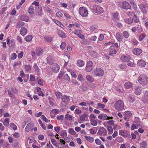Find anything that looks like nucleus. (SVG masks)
Segmentation results:
<instances>
[{"label": "nucleus", "mask_w": 148, "mask_h": 148, "mask_svg": "<svg viewBox=\"0 0 148 148\" xmlns=\"http://www.w3.org/2000/svg\"><path fill=\"white\" fill-rule=\"evenodd\" d=\"M124 104L123 101L121 100L117 101L114 104L115 109L118 111H122L124 108Z\"/></svg>", "instance_id": "f257e3e1"}, {"label": "nucleus", "mask_w": 148, "mask_h": 148, "mask_svg": "<svg viewBox=\"0 0 148 148\" xmlns=\"http://www.w3.org/2000/svg\"><path fill=\"white\" fill-rule=\"evenodd\" d=\"M139 83L143 85H145L148 83V78L145 75H140L138 78Z\"/></svg>", "instance_id": "f03ea898"}, {"label": "nucleus", "mask_w": 148, "mask_h": 148, "mask_svg": "<svg viewBox=\"0 0 148 148\" xmlns=\"http://www.w3.org/2000/svg\"><path fill=\"white\" fill-rule=\"evenodd\" d=\"M79 14L82 17H86L88 15L87 9L85 7H80L79 10Z\"/></svg>", "instance_id": "7ed1b4c3"}, {"label": "nucleus", "mask_w": 148, "mask_h": 148, "mask_svg": "<svg viewBox=\"0 0 148 148\" xmlns=\"http://www.w3.org/2000/svg\"><path fill=\"white\" fill-rule=\"evenodd\" d=\"M93 73L96 76L100 77L103 75L104 72L101 68H97L94 70Z\"/></svg>", "instance_id": "20e7f679"}, {"label": "nucleus", "mask_w": 148, "mask_h": 148, "mask_svg": "<svg viewBox=\"0 0 148 148\" xmlns=\"http://www.w3.org/2000/svg\"><path fill=\"white\" fill-rule=\"evenodd\" d=\"M138 6L143 14H147V10L148 9V5L147 4H140L138 5Z\"/></svg>", "instance_id": "39448f33"}, {"label": "nucleus", "mask_w": 148, "mask_h": 148, "mask_svg": "<svg viewBox=\"0 0 148 148\" xmlns=\"http://www.w3.org/2000/svg\"><path fill=\"white\" fill-rule=\"evenodd\" d=\"M93 11L97 13H101L103 12V8L98 5H95L93 7Z\"/></svg>", "instance_id": "423d86ee"}, {"label": "nucleus", "mask_w": 148, "mask_h": 148, "mask_svg": "<svg viewBox=\"0 0 148 148\" xmlns=\"http://www.w3.org/2000/svg\"><path fill=\"white\" fill-rule=\"evenodd\" d=\"M93 63L91 61H89L87 62L86 67L85 68L86 71L88 72L91 71L92 69Z\"/></svg>", "instance_id": "0eeeda50"}, {"label": "nucleus", "mask_w": 148, "mask_h": 148, "mask_svg": "<svg viewBox=\"0 0 148 148\" xmlns=\"http://www.w3.org/2000/svg\"><path fill=\"white\" fill-rule=\"evenodd\" d=\"M133 90L134 91V93L136 95H140L142 92V89L141 87L139 86H137L134 87Z\"/></svg>", "instance_id": "6e6552de"}, {"label": "nucleus", "mask_w": 148, "mask_h": 148, "mask_svg": "<svg viewBox=\"0 0 148 148\" xmlns=\"http://www.w3.org/2000/svg\"><path fill=\"white\" fill-rule=\"evenodd\" d=\"M98 118L100 119H103L104 120L112 119H113L112 116H108L107 115L104 114H99Z\"/></svg>", "instance_id": "1a4fd4ad"}, {"label": "nucleus", "mask_w": 148, "mask_h": 148, "mask_svg": "<svg viewBox=\"0 0 148 148\" xmlns=\"http://www.w3.org/2000/svg\"><path fill=\"white\" fill-rule=\"evenodd\" d=\"M121 8L125 10H128V9H130L131 6L129 3L126 1H123L122 4Z\"/></svg>", "instance_id": "9d476101"}, {"label": "nucleus", "mask_w": 148, "mask_h": 148, "mask_svg": "<svg viewBox=\"0 0 148 148\" xmlns=\"http://www.w3.org/2000/svg\"><path fill=\"white\" fill-rule=\"evenodd\" d=\"M119 134L125 138L130 136V134L127 132L126 130H120L119 131Z\"/></svg>", "instance_id": "9b49d317"}, {"label": "nucleus", "mask_w": 148, "mask_h": 148, "mask_svg": "<svg viewBox=\"0 0 148 148\" xmlns=\"http://www.w3.org/2000/svg\"><path fill=\"white\" fill-rule=\"evenodd\" d=\"M52 71L54 73L58 72L60 69L59 66L56 63H54L52 66Z\"/></svg>", "instance_id": "f8f14e48"}, {"label": "nucleus", "mask_w": 148, "mask_h": 148, "mask_svg": "<svg viewBox=\"0 0 148 148\" xmlns=\"http://www.w3.org/2000/svg\"><path fill=\"white\" fill-rule=\"evenodd\" d=\"M127 100L130 102L132 103L135 100L134 96L131 94H129L127 95Z\"/></svg>", "instance_id": "ddd939ff"}, {"label": "nucleus", "mask_w": 148, "mask_h": 148, "mask_svg": "<svg viewBox=\"0 0 148 148\" xmlns=\"http://www.w3.org/2000/svg\"><path fill=\"white\" fill-rule=\"evenodd\" d=\"M121 60L123 62H127L130 59V56L128 55L121 56Z\"/></svg>", "instance_id": "4468645a"}, {"label": "nucleus", "mask_w": 148, "mask_h": 148, "mask_svg": "<svg viewBox=\"0 0 148 148\" xmlns=\"http://www.w3.org/2000/svg\"><path fill=\"white\" fill-rule=\"evenodd\" d=\"M132 51L134 54L139 55L142 53V51L140 48H135L133 49Z\"/></svg>", "instance_id": "2eb2a0df"}, {"label": "nucleus", "mask_w": 148, "mask_h": 148, "mask_svg": "<svg viewBox=\"0 0 148 148\" xmlns=\"http://www.w3.org/2000/svg\"><path fill=\"white\" fill-rule=\"evenodd\" d=\"M44 39L46 42H51L53 40V37L50 36H45L44 37Z\"/></svg>", "instance_id": "dca6fc26"}, {"label": "nucleus", "mask_w": 148, "mask_h": 148, "mask_svg": "<svg viewBox=\"0 0 148 148\" xmlns=\"http://www.w3.org/2000/svg\"><path fill=\"white\" fill-rule=\"evenodd\" d=\"M137 64L140 66L144 67L145 66L146 62L144 60L140 59L138 60Z\"/></svg>", "instance_id": "f3484780"}, {"label": "nucleus", "mask_w": 148, "mask_h": 148, "mask_svg": "<svg viewBox=\"0 0 148 148\" xmlns=\"http://www.w3.org/2000/svg\"><path fill=\"white\" fill-rule=\"evenodd\" d=\"M115 37L118 41L121 42L122 41L123 38L120 32H117L116 34Z\"/></svg>", "instance_id": "a211bd4d"}, {"label": "nucleus", "mask_w": 148, "mask_h": 148, "mask_svg": "<svg viewBox=\"0 0 148 148\" xmlns=\"http://www.w3.org/2000/svg\"><path fill=\"white\" fill-rule=\"evenodd\" d=\"M69 97V96H67L66 95H63L61 97L62 101L64 102L67 103L70 100Z\"/></svg>", "instance_id": "6ab92c4d"}, {"label": "nucleus", "mask_w": 148, "mask_h": 148, "mask_svg": "<svg viewBox=\"0 0 148 148\" xmlns=\"http://www.w3.org/2000/svg\"><path fill=\"white\" fill-rule=\"evenodd\" d=\"M98 133L100 135H102L106 133V130L104 127H101L99 130Z\"/></svg>", "instance_id": "aec40b11"}, {"label": "nucleus", "mask_w": 148, "mask_h": 148, "mask_svg": "<svg viewBox=\"0 0 148 148\" xmlns=\"http://www.w3.org/2000/svg\"><path fill=\"white\" fill-rule=\"evenodd\" d=\"M34 8L32 6H31L28 8V12L31 15V16L33 17V14L34 13Z\"/></svg>", "instance_id": "412c9836"}, {"label": "nucleus", "mask_w": 148, "mask_h": 148, "mask_svg": "<svg viewBox=\"0 0 148 148\" xmlns=\"http://www.w3.org/2000/svg\"><path fill=\"white\" fill-rule=\"evenodd\" d=\"M20 19L21 20L28 22L29 20V17L25 15H23L21 16Z\"/></svg>", "instance_id": "4be33fe9"}, {"label": "nucleus", "mask_w": 148, "mask_h": 148, "mask_svg": "<svg viewBox=\"0 0 148 148\" xmlns=\"http://www.w3.org/2000/svg\"><path fill=\"white\" fill-rule=\"evenodd\" d=\"M36 11L37 13V14L39 16H41L42 14V7H38V8H36Z\"/></svg>", "instance_id": "5701e85b"}, {"label": "nucleus", "mask_w": 148, "mask_h": 148, "mask_svg": "<svg viewBox=\"0 0 148 148\" xmlns=\"http://www.w3.org/2000/svg\"><path fill=\"white\" fill-rule=\"evenodd\" d=\"M123 115L128 117H130L132 116V113L130 111H126L124 112Z\"/></svg>", "instance_id": "b1692460"}, {"label": "nucleus", "mask_w": 148, "mask_h": 148, "mask_svg": "<svg viewBox=\"0 0 148 148\" xmlns=\"http://www.w3.org/2000/svg\"><path fill=\"white\" fill-rule=\"evenodd\" d=\"M20 33L22 36L25 35L27 32L26 29L25 27H22L20 30Z\"/></svg>", "instance_id": "393cba45"}, {"label": "nucleus", "mask_w": 148, "mask_h": 148, "mask_svg": "<svg viewBox=\"0 0 148 148\" xmlns=\"http://www.w3.org/2000/svg\"><path fill=\"white\" fill-rule=\"evenodd\" d=\"M58 34L59 36L61 38H65L66 37V35L62 31H59Z\"/></svg>", "instance_id": "a878e982"}, {"label": "nucleus", "mask_w": 148, "mask_h": 148, "mask_svg": "<svg viewBox=\"0 0 148 148\" xmlns=\"http://www.w3.org/2000/svg\"><path fill=\"white\" fill-rule=\"evenodd\" d=\"M133 84L130 82H126L124 84L125 87L127 89L131 88L133 86Z\"/></svg>", "instance_id": "bb28decb"}, {"label": "nucleus", "mask_w": 148, "mask_h": 148, "mask_svg": "<svg viewBox=\"0 0 148 148\" xmlns=\"http://www.w3.org/2000/svg\"><path fill=\"white\" fill-rule=\"evenodd\" d=\"M43 51L42 49L39 48L37 49L36 51V54L38 56H40L43 53Z\"/></svg>", "instance_id": "cd10ccee"}, {"label": "nucleus", "mask_w": 148, "mask_h": 148, "mask_svg": "<svg viewBox=\"0 0 148 148\" xmlns=\"http://www.w3.org/2000/svg\"><path fill=\"white\" fill-rule=\"evenodd\" d=\"M77 64L78 66L82 67L84 65V62L83 60H79L77 61Z\"/></svg>", "instance_id": "c85d7f7f"}, {"label": "nucleus", "mask_w": 148, "mask_h": 148, "mask_svg": "<svg viewBox=\"0 0 148 148\" xmlns=\"http://www.w3.org/2000/svg\"><path fill=\"white\" fill-rule=\"evenodd\" d=\"M85 137V139L90 143H92L94 141V138L92 137L86 136Z\"/></svg>", "instance_id": "c756f323"}, {"label": "nucleus", "mask_w": 148, "mask_h": 148, "mask_svg": "<svg viewBox=\"0 0 148 148\" xmlns=\"http://www.w3.org/2000/svg\"><path fill=\"white\" fill-rule=\"evenodd\" d=\"M32 36L31 35H29L27 36L25 38V41L29 42L31 41L32 39Z\"/></svg>", "instance_id": "7c9ffc66"}, {"label": "nucleus", "mask_w": 148, "mask_h": 148, "mask_svg": "<svg viewBox=\"0 0 148 148\" xmlns=\"http://www.w3.org/2000/svg\"><path fill=\"white\" fill-rule=\"evenodd\" d=\"M53 21L55 23L60 26V27L62 28H64L63 27H64V26L58 20L56 19H54Z\"/></svg>", "instance_id": "2f4dec72"}, {"label": "nucleus", "mask_w": 148, "mask_h": 148, "mask_svg": "<svg viewBox=\"0 0 148 148\" xmlns=\"http://www.w3.org/2000/svg\"><path fill=\"white\" fill-rule=\"evenodd\" d=\"M123 35L125 38H127L130 36L129 32L126 31H124L123 33Z\"/></svg>", "instance_id": "473e14b6"}, {"label": "nucleus", "mask_w": 148, "mask_h": 148, "mask_svg": "<svg viewBox=\"0 0 148 148\" xmlns=\"http://www.w3.org/2000/svg\"><path fill=\"white\" fill-rule=\"evenodd\" d=\"M31 125V124L30 123H28L25 129V132H28L30 130Z\"/></svg>", "instance_id": "72a5a7b5"}, {"label": "nucleus", "mask_w": 148, "mask_h": 148, "mask_svg": "<svg viewBox=\"0 0 148 148\" xmlns=\"http://www.w3.org/2000/svg\"><path fill=\"white\" fill-rule=\"evenodd\" d=\"M124 21L125 22L129 24H131L133 23V19L132 18H130L125 19Z\"/></svg>", "instance_id": "f704fd0d"}, {"label": "nucleus", "mask_w": 148, "mask_h": 148, "mask_svg": "<svg viewBox=\"0 0 148 148\" xmlns=\"http://www.w3.org/2000/svg\"><path fill=\"white\" fill-rule=\"evenodd\" d=\"M86 78L88 81L90 82H93L94 80L93 78L90 75H87L86 76Z\"/></svg>", "instance_id": "c9c22d12"}, {"label": "nucleus", "mask_w": 148, "mask_h": 148, "mask_svg": "<svg viewBox=\"0 0 148 148\" xmlns=\"http://www.w3.org/2000/svg\"><path fill=\"white\" fill-rule=\"evenodd\" d=\"M55 94L57 97L59 99H60L61 96H62V94L58 91H56Z\"/></svg>", "instance_id": "e433bc0d"}, {"label": "nucleus", "mask_w": 148, "mask_h": 148, "mask_svg": "<svg viewBox=\"0 0 148 148\" xmlns=\"http://www.w3.org/2000/svg\"><path fill=\"white\" fill-rule=\"evenodd\" d=\"M25 24V23L24 22L20 21L16 25V27L18 28L21 27H22Z\"/></svg>", "instance_id": "4c0bfd02"}, {"label": "nucleus", "mask_w": 148, "mask_h": 148, "mask_svg": "<svg viewBox=\"0 0 148 148\" xmlns=\"http://www.w3.org/2000/svg\"><path fill=\"white\" fill-rule=\"evenodd\" d=\"M119 19L118 14L117 12H115L113 14L112 19L114 21H116Z\"/></svg>", "instance_id": "58836bf2"}, {"label": "nucleus", "mask_w": 148, "mask_h": 148, "mask_svg": "<svg viewBox=\"0 0 148 148\" xmlns=\"http://www.w3.org/2000/svg\"><path fill=\"white\" fill-rule=\"evenodd\" d=\"M62 79H64L67 81H69L70 80L68 74L66 73L64 75V76L63 77Z\"/></svg>", "instance_id": "ea45409f"}, {"label": "nucleus", "mask_w": 148, "mask_h": 148, "mask_svg": "<svg viewBox=\"0 0 148 148\" xmlns=\"http://www.w3.org/2000/svg\"><path fill=\"white\" fill-rule=\"evenodd\" d=\"M127 64L128 66H130L134 67L135 66L133 62L129 61V60L127 62Z\"/></svg>", "instance_id": "a19ab883"}, {"label": "nucleus", "mask_w": 148, "mask_h": 148, "mask_svg": "<svg viewBox=\"0 0 148 148\" xmlns=\"http://www.w3.org/2000/svg\"><path fill=\"white\" fill-rule=\"evenodd\" d=\"M132 19L133 20H134V22L136 23H138L139 21V19L137 18V16L135 14H134V15L133 16Z\"/></svg>", "instance_id": "79ce46f5"}, {"label": "nucleus", "mask_w": 148, "mask_h": 148, "mask_svg": "<svg viewBox=\"0 0 148 148\" xmlns=\"http://www.w3.org/2000/svg\"><path fill=\"white\" fill-rule=\"evenodd\" d=\"M69 132L70 134L72 135H74L76 134L74 130L72 128H70L69 130Z\"/></svg>", "instance_id": "37998d69"}, {"label": "nucleus", "mask_w": 148, "mask_h": 148, "mask_svg": "<svg viewBox=\"0 0 148 148\" xmlns=\"http://www.w3.org/2000/svg\"><path fill=\"white\" fill-rule=\"evenodd\" d=\"M146 37V35L144 34H140L139 37V40L140 41H141L143 40Z\"/></svg>", "instance_id": "c03bdc74"}, {"label": "nucleus", "mask_w": 148, "mask_h": 148, "mask_svg": "<svg viewBox=\"0 0 148 148\" xmlns=\"http://www.w3.org/2000/svg\"><path fill=\"white\" fill-rule=\"evenodd\" d=\"M90 121H91V124L92 125L96 126L97 125V122L96 120L90 119Z\"/></svg>", "instance_id": "a18cd8bd"}, {"label": "nucleus", "mask_w": 148, "mask_h": 148, "mask_svg": "<svg viewBox=\"0 0 148 148\" xmlns=\"http://www.w3.org/2000/svg\"><path fill=\"white\" fill-rule=\"evenodd\" d=\"M25 70L28 72L30 71L31 70L30 66L29 65H26L25 66Z\"/></svg>", "instance_id": "49530a36"}, {"label": "nucleus", "mask_w": 148, "mask_h": 148, "mask_svg": "<svg viewBox=\"0 0 148 148\" xmlns=\"http://www.w3.org/2000/svg\"><path fill=\"white\" fill-rule=\"evenodd\" d=\"M147 143L146 141L142 142L140 143V147H147Z\"/></svg>", "instance_id": "de8ad7c7"}, {"label": "nucleus", "mask_w": 148, "mask_h": 148, "mask_svg": "<svg viewBox=\"0 0 148 148\" xmlns=\"http://www.w3.org/2000/svg\"><path fill=\"white\" fill-rule=\"evenodd\" d=\"M65 118L67 120L70 121L72 119L73 116L68 114H66L65 115Z\"/></svg>", "instance_id": "09e8293b"}, {"label": "nucleus", "mask_w": 148, "mask_h": 148, "mask_svg": "<svg viewBox=\"0 0 148 148\" xmlns=\"http://www.w3.org/2000/svg\"><path fill=\"white\" fill-rule=\"evenodd\" d=\"M41 118L42 120L48 123L49 121H50L49 120L48 121L47 119L44 115H42L41 116Z\"/></svg>", "instance_id": "8fccbe9b"}, {"label": "nucleus", "mask_w": 148, "mask_h": 148, "mask_svg": "<svg viewBox=\"0 0 148 148\" xmlns=\"http://www.w3.org/2000/svg\"><path fill=\"white\" fill-rule=\"evenodd\" d=\"M10 127L13 129V130H16L17 126L14 123H11L10 124Z\"/></svg>", "instance_id": "3c124183"}, {"label": "nucleus", "mask_w": 148, "mask_h": 148, "mask_svg": "<svg viewBox=\"0 0 148 148\" xmlns=\"http://www.w3.org/2000/svg\"><path fill=\"white\" fill-rule=\"evenodd\" d=\"M77 79L82 82L84 80V78L81 74H79L78 76Z\"/></svg>", "instance_id": "603ef678"}, {"label": "nucleus", "mask_w": 148, "mask_h": 148, "mask_svg": "<svg viewBox=\"0 0 148 148\" xmlns=\"http://www.w3.org/2000/svg\"><path fill=\"white\" fill-rule=\"evenodd\" d=\"M119 68L121 69H124L126 68V65L125 64H120L119 66Z\"/></svg>", "instance_id": "864d4df0"}, {"label": "nucleus", "mask_w": 148, "mask_h": 148, "mask_svg": "<svg viewBox=\"0 0 148 148\" xmlns=\"http://www.w3.org/2000/svg\"><path fill=\"white\" fill-rule=\"evenodd\" d=\"M15 41L14 39L11 40L10 41V46L11 47H13L15 45Z\"/></svg>", "instance_id": "5fc2aeb1"}, {"label": "nucleus", "mask_w": 148, "mask_h": 148, "mask_svg": "<svg viewBox=\"0 0 148 148\" xmlns=\"http://www.w3.org/2000/svg\"><path fill=\"white\" fill-rule=\"evenodd\" d=\"M75 24H70L68 27L69 29L71 31L74 28Z\"/></svg>", "instance_id": "6e6d98bb"}, {"label": "nucleus", "mask_w": 148, "mask_h": 148, "mask_svg": "<svg viewBox=\"0 0 148 148\" xmlns=\"http://www.w3.org/2000/svg\"><path fill=\"white\" fill-rule=\"evenodd\" d=\"M107 129L108 132L110 133H109V134H111L113 132V129L110 126H107Z\"/></svg>", "instance_id": "4d7b16f0"}, {"label": "nucleus", "mask_w": 148, "mask_h": 148, "mask_svg": "<svg viewBox=\"0 0 148 148\" xmlns=\"http://www.w3.org/2000/svg\"><path fill=\"white\" fill-rule=\"evenodd\" d=\"M81 88L83 91H86L88 90V88L87 87V86H86L82 85L80 87Z\"/></svg>", "instance_id": "13d9d810"}, {"label": "nucleus", "mask_w": 148, "mask_h": 148, "mask_svg": "<svg viewBox=\"0 0 148 148\" xmlns=\"http://www.w3.org/2000/svg\"><path fill=\"white\" fill-rule=\"evenodd\" d=\"M47 63L50 65L53 64V61H52L49 57L47 58Z\"/></svg>", "instance_id": "bf43d9fd"}, {"label": "nucleus", "mask_w": 148, "mask_h": 148, "mask_svg": "<svg viewBox=\"0 0 148 148\" xmlns=\"http://www.w3.org/2000/svg\"><path fill=\"white\" fill-rule=\"evenodd\" d=\"M16 54L14 53H12L11 55V58L12 60H14L16 58Z\"/></svg>", "instance_id": "052dcab7"}, {"label": "nucleus", "mask_w": 148, "mask_h": 148, "mask_svg": "<svg viewBox=\"0 0 148 148\" xmlns=\"http://www.w3.org/2000/svg\"><path fill=\"white\" fill-rule=\"evenodd\" d=\"M34 68L36 71L38 72L39 71V69L36 64H34Z\"/></svg>", "instance_id": "680f3d73"}, {"label": "nucleus", "mask_w": 148, "mask_h": 148, "mask_svg": "<svg viewBox=\"0 0 148 148\" xmlns=\"http://www.w3.org/2000/svg\"><path fill=\"white\" fill-rule=\"evenodd\" d=\"M104 36L103 34H100L99 37V40L102 41L104 39Z\"/></svg>", "instance_id": "e2e57ef3"}, {"label": "nucleus", "mask_w": 148, "mask_h": 148, "mask_svg": "<svg viewBox=\"0 0 148 148\" xmlns=\"http://www.w3.org/2000/svg\"><path fill=\"white\" fill-rule=\"evenodd\" d=\"M86 117V115L84 114L82 115L80 117V120L82 121H84L85 119V118Z\"/></svg>", "instance_id": "0e129e2a"}, {"label": "nucleus", "mask_w": 148, "mask_h": 148, "mask_svg": "<svg viewBox=\"0 0 148 148\" xmlns=\"http://www.w3.org/2000/svg\"><path fill=\"white\" fill-rule=\"evenodd\" d=\"M66 46V43L64 42H62L61 43V45L60 46V48L63 50L65 49V47Z\"/></svg>", "instance_id": "69168bd1"}, {"label": "nucleus", "mask_w": 148, "mask_h": 148, "mask_svg": "<svg viewBox=\"0 0 148 148\" xmlns=\"http://www.w3.org/2000/svg\"><path fill=\"white\" fill-rule=\"evenodd\" d=\"M51 141L52 144L53 145L55 146H56L57 144V143L56 140L53 139H52L51 140Z\"/></svg>", "instance_id": "338daca9"}, {"label": "nucleus", "mask_w": 148, "mask_h": 148, "mask_svg": "<svg viewBox=\"0 0 148 148\" xmlns=\"http://www.w3.org/2000/svg\"><path fill=\"white\" fill-rule=\"evenodd\" d=\"M95 142L96 144L98 145H100L101 144V142L99 139H96L95 140Z\"/></svg>", "instance_id": "774afa93"}]
</instances>
